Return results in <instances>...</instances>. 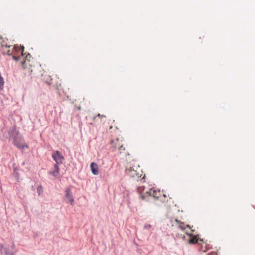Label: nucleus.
<instances>
[{"label":"nucleus","mask_w":255,"mask_h":255,"mask_svg":"<svg viewBox=\"0 0 255 255\" xmlns=\"http://www.w3.org/2000/svg\"><path fill=\"white\" fill-rule=\"evenodd\" d=\"M59 164H61V163H56L54 165L55 171H56V172L58 173L59 174V171H60V168L59 167Z\"/></svg>","instance_id":"obj_10"},{"label":"nucleus","mask_w":255,"mask_h":255,"mask_svg":"<svg viewBox=\"0 0 255 255\" xmlns=\"http://www.w3.org/2000/svg\"><path fill=\"white\" fill-rule=\"evenodd\" d=\"M159 193V191L157 192L155 190H153L152 191V195L153 197L155 199H158L159 198V196L158 195V194Z\"/></svg>","instance_id":"obj_9"},{"label":"nucleus","mask_w":255,"mask_h":255,"mask_svg":"<svg viewBox=\"0 0 255 255\" xmlns=\"http://www.w3.org/2000/svg\"><path fill=\"white\" fill-rule=\"evenodd\" d=\"M152 191H153L152 189H150L149 191L146 192V193L148 195H147L148 196H150L152 195Z\"/></svg>","instance_id":"obj_14"},{"label":"nucleus","mask_w":255,"mask_h":255,"mask_svg":"<svg viewBox=\"0 0 255 255\" xmlns=\"http://www.w3.org/2000/svg\"><path fill=\"white\" fill-rule=\"evenodd\" d=\"M28 56H29V57H30V55L29 53L28 54V55L26 56V58H27Z\"/></svg>","instance_id":"obj_22"},{"label":"nucleus","mask_w":255,"mask_h":255,"mask_svg":"<svg viewBox=\"0 0 255 255\" xmlns=\"http://www.w3.org/2000/svg\"><path fill=\"white\" fill-rule=\"evenodd\" d=\"M48 174L49 175H52V176H53L55 177H57L58 175L59 174L58 173L56 172V171H49L48 172Z\"/></svg>","instance_id":"obj_11"},{"label":"nucleus","mask_w":255,"mask_h":255,"mask_svg":"<svg viewBox=\"0 0 255 255\" xmlns=\"http://www.w3.org/2000/svg\"><path fill=\"white\" fill-rule=\"evenodd\" d=\"M10 248L12 251H15V244L13 242L12 243V245Z\"/></svg>","instance_id":"obj_16"},{"label":"nucleus","mask_w":255,"mask_h":255,"mask_svg":"<svg viewBox=\"0 0 255 255\" xmlns=\"http://www.w3.org/2000/svg\"><path fill=\"white\" fill-rule=\"evenodd\" d=\"M5 46H6V47H9V45H7V44H6V45H5Z\"/></svg>","instance_id":"obj_23"},{"label":"nucleus","mask_w":255,"mask_h":255,"mask_svg":"<svg viewBox=\"0 0 255 255\" xmlns=\"http://www.w3.org/2000/svg\"><path fill=\"white\" fill-rule=\"evenodd\" d=\"M179 228L181 230H182V231H184V230H185V229H186V228H185V227H184V226H181V225H180V226H179Z\"/></svg>","instance_id":"obj_17"},{"label":"nucleus","mask_w":255,"mask_h":255,"mask_svg":"<svg viewBox=\"0 0 255 255\" xmlns=\"http://www.w3.org/2000/svg\"><path fill=\"white\" fill-rule=\"evenodd\" d=\"M186 235L190 237V239L188 240V243L190 244H198V241H203L202 239L199 238H197L194 236L192 234L189 233L187 232H185Z\"/></svg>","instance_id":"obj_5"},{"label":"nucleus","mask_w":255,"mask_h":255,"mask_svg":"<svg viewBox=\"0 0 255 255\" xmlns=\"http://www.w3.org/2000/svg\"><path fill=\"white\" fill-rule=\"evenodd\" d=\"M0 253L5 255H15L16 254V252L12 251L8 246H4L3 244L0 245Z\"/></svg>","instance_id":"obj_3"},{"label":"nucleus","mask_w":255,"mask_h":255,"mask_svg":"<svg viewBox=\"0 0 255 255\" xmlns=\"http://www.w3.org/2000/svg\"><path fill=\"white\" fill-rule=\"evenodd\" d=\"M25 60H24V61H22V62H21V65H22V66H23V65H24V64L25 63Z\"/></svg>","instance_id":"obj_19"},{"label":"nucleus","mask_w":255,"mask_h":255,"mask_svg":"<svg viewBox=\"0 0 255 255\" xmlns=\"http://www.w3.org/2000/svg\"><path fill=\"white\" fill-rule=\"evenodd\" d=\"M41 190H42V186H38L37 189V192L39 195H40V192Z\"/></svg>","instance_id":"obj_15"},{"label":"nucleus","mask_w":255,"mask_h":255,"mask_svg":"<svg viewBox=\"0 0 255 255\" xmlns=\"http://www.w3.org/2000/svg\"><path fill=\"white\" fill-rule=\"evenodd\" d=\"M46 83H47L48 84H49V85H50V83L48 82V81H47V82H46Z\"/></svg>","instance_id":"obj_24"},{"label":"nucleus","mask_w":255,"mask_h":255,"mask_svg":"<svg viewBox=\"0 0 255 255\" xmlns=\"http://www.w3.org/2000/svg\"><path fill=\"white\" fill-rule=\"evenodd\" d=\"M64 200L67 203L70 204L71 205H73L74 204V197L70 187H67L65 188Z\"/></svg>","instance_id":"obj_2"},{"label":"nucleus","mask_w":255,"mask_h":255,"mask_svg":"<svg viewBox=\"0 0 255 255\" xmlns=\"http://www.w3.org/2000/svg\"><path fill=\"white\" fill-rule=\"evenodd\" d=\"M144 186H141V187H138L137 188H136V191H137V192H138L139 194H140V198H141L142 200H146V197L147 196L145 195H142L141 194V192L144 191Z\"/></svg>","instance_id":"obj_7"},{"label":"nucleus","mask_w":255,"mask_h":255,"mask_svg":"<svg viewBox=\"0 0 255 255\" xmlns=\"http://www.w3.org/2000/svg\"><path fill=\"white\" fill-rule=\"evenodd\" d=\"M18 169L17 167H14L13 170L12 175L16 180V181H18L19 179V174L18 173Z\"/></svg>","instance_id":"obj_8"},{"label":"nucleus","mask_w":255,"mask_h":255,"mask_svg":"<svg viewBox=\"0 0 255 255\" xmlns=\"http://www.w3.org/2000/svg\"><path fill=\"white\" fill-rule=\"evenodd\" d=\"M8 140L19 149L28 148V145L25 142L22 135L16 129L15 125L11 127L8 131Z\"/></svg>","instance_id":"obj_1"},{"label":"nucleus","mask_w":255,"mask_h":255,"mask_svg":"<svg viewBox=\"0 0 255 255\" xmlns=\"http://www.w3.org/2000/svg\"><path fill=\"white\" fill-rule=\"evenodd\" d=\"M90 167H91V170L92 173L94 175H98V174H99L98 166V165L96 163H95L94 162H91V164H90Z\"/></svg>","instance_id":"obj_6"},{"label":"nucleus","mask_w":255,"mask_h":255,"mask_svg":"<svg viewBox=\"0 0 255 255\" xmlns=\"http://www.w3.org/2000/svg\"><path fill=\"white\" fill-rule=\"evenodd\" d=\"M52 157L53 160L57 163H63V161L64 160V156L62 155L61 153L58 151L56 150L54 151L52 154Z\"/></svg>","instance_id":"obj_4"},{"label":"nucleus","mask_w":255,"mask_h":255,"mask_svg":"<svg viewBox=\"0 0 255 255\" xmlns=\"http://www.w3.org/2000/svg\"><path fill=\"white\" fill-rule=\"evenodd\" d=\"M20 56H16L15 55L12 56V59L15 61H18L20 59Z\"/></svg>","instance_id":"obj_13"},{"label":"nucleus","mask_w":255,"mask_h":255,"mask_svg":"<svg viewBox=\"0 0 255 255\" xmlns=\"http://www.w3.org/2000/svg\"><path fill=\"white\" fill-rule=\"evenodd\" d=\"M151 226L150 224H145L144 225V229H146V230H147V229H149L151 228Z\"/></svg>","instance_id":"obj_12"},{"label":"nucleus","mask_w":255,"mask_h":255,"mask_svg":"<svg viewBox=\"0 0 255 255\" xmlns=\"http://www.w3.org/2000/svg\"><path fill=\"white\" fill-rule=\"evenodd\" d=\"M6 54L8 55H11L12 54V53L10 52V51L9 50H8L7 52H6Z\"/></svg>","instance_id":"obj_18"},{"label":"nucleus","mask_w":255,"mask_h":255,"mask_svg":"<svg viewBox=\"0 0 255 255\" xmlns=\"http://www.w3.org/2000/svg\"><path fill=\"white\" fill-rule=\"evenodd\" d=\"M99 117L101 116L100 114H99L98 115Z\"/></svg>","instance_id":"obj_26"},{"label":"nucleus","mask_w":255,"mask_h":255,"mask_svg":"<svg viewBox=\"0 0 255 255\" xmlns=\"http://www.w3.org/2000/svg\"><path fill=\"white\" fill-rule=\"evenodd\" d=\"M24 51V47L22 46V55H23V52Z\"/></svg>","instance_id":"obj_20"},{"label":"nucleus","mask_w":255,"mask_h":255,"mask_svg":"<svg viewBox=\"0 0 255 255\" xmlns=\"http://www.w3.org/2000/svg\"><path fill=\"white\" fill-rule=\"evenodd\" d=\"M2 37L1 36H0V39H2Z\"/></svg>","instance_id":"obj_25"},{"label":"nucleus","mask_w":255,"mask_h":255,"mask_svg":"<svg viewBox=\"0 0 255 255\" xmlns=\"http://www.w3.org/2000/svg\"><path fill=\"white\" fill-rule=\"evenodd\" d=\"M186 227H187V228H190V225H187L186 226Z\"/></svg>","instance_id":"obj_21"}]
</instances>
